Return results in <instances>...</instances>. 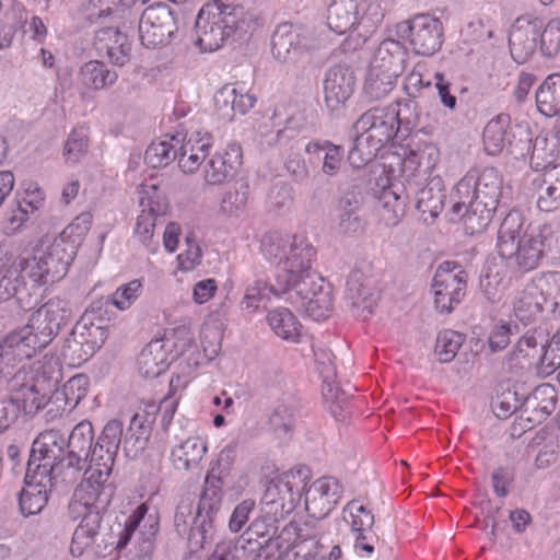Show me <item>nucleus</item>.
<instances>
[{
    "mask_svg": "<svg viewBox=\"0 0 560 560\" xmlns=\"http://www.w3.org/2000/svg\"><path fill=\"white\" fill-rule=\"evenodd\" d=\"M396 35L408 40L416 55L433 56L444 42V27L438 18L429 13H418L397 23Z\"/></svg>",
    "mask_w": 560,
    "mask_h": 560,
    "instance_id": "obj_11",
    "label": "nucleus"
},
{
    "mask_svg": "<svg viewBox=\"0 0 560 560\" xmlns=\"http://www.w3.org/2000/svg\"><path fill=\"white\" fill-rule=\"evenodd\" d=\"M212 135L208 131L197 130L189 140L177 150L178 165L184 173H195L201 163L207 161L212 147Z\"/></svg>",
    "mask_w": 560,
    "mask_h": 560,
    "instance_id": "obj_27",
    "label": "nucleus"
},
{
    "mask_svg": "<svg viewBox=\"0 0 560 560\" xmlns=\"http://www.w3.org/2000/svg\"><path fill=\"white\" fill-rule=\"evenodd\" d=\"M509 127L510 116L504 114L498 115L486 125L482 141L489 155H497L505 149Z\"/></svg>",
    "mask_w": 560,
    "mask_h": 560,
    "instance_id": "obj_48",
    "label": "nucleus"
},
{
    "mask_svg": "<svg viewBox=\"0 0 560 560\" xmlns=\"http://www.w3.org/2000/svg\"><path fill=\"white\" fill-rule=\"evenodd\" d=\"M151 431L152 428L147 420V416L139 413L132 416L127 430H122L120 443L127 458H137L145 450L151 436Z\"/></svg>",
    "mask_w": 560,
    "mask_h": 560,
    "instance_id": "obj_35",
    "label": "nucleus"
},
{
    "mask_svg": "<svg viewBox=\"0 0 560 560\" xmlns=\"http://www.w3.org/2000/svg\"><path fill=\"white\" fill-rule=\"evenodd\" d=\"M310 478V469L300 465L270 479L261 499L267 513L284 517L293 512L304 495Z\"/></svg>",
    "mask_w": 560,
    "mask_h": 560,
    "instance_id": "obj_7",
    "label": "nucleus"
},
{
    "mask_svg": "<svg viewBox=\"0 0 560 560\" xmlns=\"http://www.w3.org/2000/svg\"><path fill=\"white\" fill-rule=\"evenodd\" d=\"M406 57L407 52L402 44L387 38L375 50L370 67L398 78L405 69Z\"/></svg>",
    "mask_w": 560,
    "mask_h": 560,
    "instance_id": "obj_31",
    "label": "nucleus"
},
{
    "mask_svg": "<svg viewBox=\"0 0 560 560\" xmlns=\"http://www.w3.org/2000/svg\"><path fill=\"white\" fill-rule=\"evenodd\" d=\"M534 143L530 126L527 121L510 122L506 135L508 152L515 159L525 158Z\"/></svg>",
    "mask_w": 560,
    "mask_h": 560,
    "instance_id": "obj_50",
    "label": "nucleus"
},
{
    "mask_svg": "<svg viewBox=\"0 0 560 560\" xmlns=\"http://www.w3.org/2000/svg\"><path fill=\"white\" fill-rule=\"evenodd\" d=\"M354 139L353 147L348 153V161L354 168H361L368 163L372 162L380 150L383 148L381 144L375 143L366 135L358 132Z\"/></svg>",
    "mask_w": 560,
    "mask_h": 560,
    "instance_id": "obj_54",
    "label": "nucleus"
},
{
    "mask_svg": "<svg viewBox=\"0 0 560 560\" xmlns=\"http://www.w3.org/2000/svg\"><path fill=\"white\" fill-rule=\"evenodd\" d=\"M361 10H363V13L358 15V32L359 36L366 38L381 25L385 13L380 3H366L365 0L361 2Z\"/></svg>",
    "mask_w": 560,
    "mask_h": 560,
    "instance_id": "obj_62",
    "label": "nucleus"
},
{
    "mask_svg": "<svg viewBox=\"0 0 560 560\" xmlns=\"http://www.w3.org/2000/svg\"><path fill=\"white\" fill-rule=\"evenodd\" d=\"M343 520L349 523L351 532H366L373 528L375 517L372 511L368 510L358 500H351L343 508Z\"/></svg>",
    "mask_w": 560,
    "mask_h": 560,
    "instance_id": "obj_58",
    "label": "nucleus"
},
{
    "mask_svg": "<svg viewBox=\"0 0 560 560\" xmlns=\"http://www.w3.org/2000/svg\"><path fill=\"white\" fill-rule=\"evenodd\" d=\"M38 310L43 312L44 317H47L46 320H48V324L55 328L54 330L57 335L63 326L69 324L72 316L69 302L60 298L48 300Z\"/></svg>",
    "mask_w": 560,
    "mask_h": 560,
    "instance_id": "obj_57",
    "label": "nucleus"
},
{
    "mask_svg": "<svg viewBox=\"0 0 560 560\" xmlns=\"http://www.w3.org/2000/svg\"><path fill=\"white\" fill-rule=\"evenodd\" d=\"M60 357L68 366L78 368L93 357L92 350L86 349L83 340L74 336L73 329L65 339Z\"/></svg>",
    "mask_w": 560,
    "mask_h": 560,
    "instance_id": "obj_61",
    "label": "nucleus"
},
{
    "mask_svg": "<svg viewBox=\"0 0 560 560\" xmlns=\"http://www.w3.org/2000/svg\"><path fill=\"white\" fill-rule=\"evenodd\" d=\"M529 152L532 153L530 167L536 172L545 173L546 170L557 165L555 145L549 147L547 137L537 136Z\"/></svg>",
    "mask_w": 560,
    "mask_h": 560,
    "instance_id": "obj_59",
    "label": "nucleus"
},
{
    "mask_svg": "<svg viewBox=\"0 0 560 560\" xmlns=\"http://www.w3.org/2000/svg\"><path fill=\"white\" fill-rule=\"evenodd\" d=\"M346 299L357 318L368 319L378 300L374 281L359 268H354L347 278Z\"/></svg>",
    "mask_w": 560,
    "mask_h": 560,
    "instance_id": "obj_18",
    "label": "nucleus"
},
{
    "mask_svg": "<svg viewBox=\"0 0 560 560\" xmlns=\"http://www.w3.org/2000/svg\"><path fill=\"white\" fill-rule=\"evenodd\" d=\"M305 152L320 160L322 153H325L322 171L325 175L334 176L340 170L345 150L341 145H337L328 140H314L305 144Z\"/></svg>",
    "mask_w": 560,
    "mask_h": 560,
    "instance_id": "obj_41",
    "label": "nucleus"
},
{
    "mask_svg": "<svg viewBox=\"0 0 560 560\" xmlns=\"http://www.w3.org/2000/svg\"><path fill=\"white\" fill-rule=\"evenodd\" d=\"M173 141L179 143L178 137H172L171 140L152 142L144 152V162L152 168L163 167L177 159V150Z\"/></svg>",
    "mask_w": 560,
    "mask_h": 560,
    "instance_id": "obj_53",
    "label": "nucleus"
},
{
    "mask_svg": "<svg viewBox=\"0 0 560 560\" xmlns=\"http://www.w3.org/2000/svg\"><path fill=\"white\" fill-rule=\"evenodd\" d=\"M363 0H332L327 9V25L337 33L358 31V15Z\"/></svg>",
    "mask_w": 560,
    "mask_h": 560,
    "instance_id": "obj_34",
    "label": "nucleus"
},
{
    "mask_svg": "<svg viewBox=\"0 0 560 560\" xmlns=\"http://www.w3.org/2000/svg\"><path fill=\"white\" fill-rule=\"evenodd\" d=\"M27 477L25 472L24 483L25 487L19 494V504L21 512L26 515H34L39 513L48 502L47 486L51 481L42 480V476L34 475Z\"/></svg>",
    "mask_w": 560,
    "mask_h": 560,
    "instance_id": "obj_36",
    "label": "nucleus"
},
{
    "mask_svg": "<svg viewBox=\"0 0 560 560\" xmlns=\"http://www.w3.org/2000/svg\"><path fill=\"white\" fill-rule=\"evenodd\" d=\"M244 8L233 0H211L199 10L195 22V44L203 51H214L244 32Z\"/></svg>",
    "mask_w": 560,
    "mask_h": 560,
    "instance_id": "obj_4",
    "label": "nucleus"
},
{
    "mask_svg": "<svg viewBox=\"0 0 560 560\" xmlns=\"http://www.w3.org/2000/svg\"><path fill=\"white\" fill-rule=\"evenodd\" d=\"M207 451L206 441L199 436H189L172 448L171 460L175 469L189 471L199 466Z\"/></svg>",
    "mask_w": 560,
    "mask_h": 560,
    "instance_id": "obj_37",
    "label": "nucleus"
},
{
    "mask_svg": "<svg viewBox=\"0 0 560 560\" xmlns=\"http://www.w3.org/2000/svg\"><path fill=\"white\" fill-rule=\"evenodd\" d=\"M545 307L553 315H560V272H549L538 284Z\"/></svg>",
    "mask_w": 560,
    "mask_h": 560,
    "instance_id": "obj_63",
    "label": "nucleus"
},
{
    "mask_svg": "<svg viewBox=\"0 0 560 560\" xmlns=\"http://www.w3.org/2000/svg\"><path fill=\"white\" fill-rule=\"evenodd\" d=\"M168 338L151 340L140 352L137 364L140 375L144 378H155L165 373L174 360L170 359L171 352L167 349Z\"/></svg>",
    "mask_w": 560,
    "mask_h": 560,
    "instance_id": "obj_25",
    "label": "nucleus"
},
{
    "mask_svg": "<svg viewBox=\"0 0 560 560\" xmlns=\"http://www.w3.org/2000/svg\"><path fill=\"white\" fill-rule=\"evenodd\" d=\"M515 249L513 258L522 271L537 268L545 259L551 264L560 261V232L550 225L527 229L515 244Z\"/></svg>",
    "mask_w": 560,
    "mask_h": 560,
    "instance_id": "obj_9",
    "label": "nucleus"
},
{
    "mask_svg": "<svg viewBox=\"0 0 560 560\" xmlns=\"http://www.w3.org/2000/svg\"><path fill=\"white\" fill-rule=\"evenodd\" d=\"M141 287L139 280H132L119 287L112 296L92 303L91 314L102 317L103 307L107 308L108 306H115L120 311L127 310L139 296Z\"/></svg>",
    "mask_w": 560,
    "mask_h": 560,
    "instance_id": "obj_45",
    "label": "nucleus"
},
{
    "mask_svg": "<svg viewBox=\"0 0 560 560\" xmlns=\"http://www.w3.org/2000/svg\"><path fill=\"white\" fill-rule=\"evenodd\" d=\"M278 291L293 294L302 302L305 312L315 320L326 318L332 308L331 288L315 270L294 275L276 272Z\"/></svg>",
    "mask_w": 560,
    "mask_h": 560,
    "instance_id": "obj_5",
    "label": "nucleus"
},
{
    "mask_svg": "<svg viewBox=\"0 0 560 560\" xmlns=\"http://www.w3.org/2000/svg\"><path fill=\"white\" fill-rule=\"evenodd\" d=\"M397 78L370 67L365 78L363 94L369 101L384 98L394 89Z\"/></svg>",
    "mask_w": 560,
    "mask_h": 560,
    "instance_id": "obj_51",
    "label": "nucleus"
},
{
    "mask_svg": "<svg viewBox=\"0 0 560 560\" xmlns=\"http://www.w3.org/2000/svg\"><path fill=\"white\" fill-rule=\"evenodd\" d=\"M539 48L544 56L553 57L560 50V19H551L540 31Z\"/></svg>",
    "mask_w": 560,
    "mask_h": 560,
    "instance_id": "obj_64",
    "label": "nucleus"
},
{
    "mask_svg": "<svg viewBox=\"0 0 560 560\" xmlns=\"http://www.w3.org/2000/svg\"><path fill=\"white\" fill-rule=\"evenodd\" d=\"M539 113L547 117L560 115V73L548 75L535 94Z\"/></svg>",
    "mask_w": 560,
    "mask_h": 560,
    "instance_id": "obj_42",
    "label": "nucleus"
},
{
    "mask_svg": "<svg viewBox=\"0 0 560 560\" xmlns=\"http://www.w3.org/2000/svg\"><path fill=\"white\" fill-rule=\"evenodd\" d=\"M361 194L345 192L338 201V231L345 235H354L363 231L364 220L361 217Z\"/></svg>",
    "mask_w": 560,
    "mask_h": 560,
    "instance_id": "obj_32",
    "label": "nucleus"
},
{
    "mask_svg": "<svg viewBox=\"0 0 560 560\" xmlns=\"http://www.w3.org/2000/svg\"><path fill=\"white\" fill-rule=\"evenodd\" d=\"M317 48L314 30L304 24L284 22L271 35V55L280 65L294 66Z\"/></svg>",
    "mask_w": 560,
    "mask_h": 560,
    "instance_id": "obj_10",
    "label": "nucleus"
},
{
    "mask_svg": "<svg viewBox=\"0 0 560 560\" xmlns=\"http://www.w3.org/2000/svg\"><path fill=\"white\" fill-rule=\"evenodd\" d=\"M106 312L107 310L102 311V317H98L91 314L90 307L82 319L72 328L74 336L83 340V345L86 349L92 350L93 355L101 349L108 336L106 328L101 324Z\"/></svg>",
    "mask_w": 560,
    "mask_h": 560,
    "instance_id": "obj_38",
    "label": "nucleus"
},
{
    "mask_svg": "<svg viewBox=\"0 0 560 560\" xmlns=\"http://www.w3.org/2000/svg\"><path fill=\"white\" fill-rule=\"evenodd\" d=\"M122 422L109 420L94 441L93 425L83 420L74 425L66 441V447L89 459L90 465L115 460L120 447Z\"/></svg>",
    "mask_w": 560,
    "mask_h": 560,
    "instance_id": "obj_6",
    "label": "nucleus"
},
{
    "mask_svg": "<svg viewBox=\"0 0 560 560\" xmlns=\"http://www.w3.org/2000/svg\"><path fill=\"white\" fill-rule=\"evenodd\" d=\"M88 385H89V378L83 375L79 374L70 380H68L65 385L62 386V389L60 392H57L55 394L56 399L59 400L60 396L65 400V409L68 408L69 410L74 409L80 401L86 396L88 394Z\"/></svg>",
    "mask_w": 560,
    "mask_h": 560,
    "instance_id": "obj_60",
    "label": "nucleus"
},
{
    "mask_svg": "<svg viewBox=\"0 0 560 560\" xmlns=\"http://www.w3.org/2000/svg\"><path fill=\"white\" fill-rule=\"evenodd\" d=\"M90 224L89 213L79 215L45 249L38 250L31 259L25 260L24 272L32 281V289L59 281L67 275L78 248L77 241L71 240V236L74 230L79 231L78 236L84 234L89 231Z\"/></svg>",
    "mask_w": 560,
    "mask_h": 560,
    "instance_id": "obj_3",
    "label": "nucleus"
},
{
    "mask_svg": "<svg viewBox=\"0 0 560 560\" xmlns=\"http://www.w3.org/2000/svg\"><path fill=\"white\" fill-rule=\"evenodd\" d=\"M450 221H460L469 235L482 233L505 198L503 177L495 167L470 170L455 186Z\"/></svg>",
    "mask_w": 560,
    "mask_h": 560,
    "instance_id": "obj_2",
    "label": "nucleus"
},
{
    "mask_svg": "<svg viewBox=\"0 0 560 560\" xmlns=\"http://www.w3.org/2000/svg\"><path fill=\"white\" fill-rule=\"evenodd\" d=\"M296 413L298 407L293 400L278 402L269 416V423L272 430L284 434L292 432L295 425Z\"/></svg>",
    "mask_w": 560,
    "mask_h": 560,
    "instance_id": "obj_56",
    "label": "nucleus"
},
{
    "mask_svg": "<svg viewBox=\"0 0 560 560\" xmlns=\"http://www.w3.org/2000/svg\"><path fill=\"white\" fill-rule=\"evenodd\" d=\"M305 121L302 115H293L285 120L283 128L277 130L273 143L281 149L301 152L305 150L303 137Z\"/></svg>",
    "mask_w": 560,
    "mask_h": 560,
    "instance_id": "obj_46",
    "label": "nucleus"
},
{
    "mask_svg": "<svg viewBox=\"0 0 560 560\" xmlns=\"http://www.w3.org/2000/svg\"><path fill=\"white\" fill-rule=\"evenodd\" d=\"M355 86L354 72L347 63L330 67L324 79L325 103L330 110L339 109L352 95Z\"/></svg>",
    "mask_w": 560,
    "mask_h": 560,
    "instance_id": "obj_22",
    "label": "nucleus"
},
{
    "mask_svg": "<svg viewBox=\"0 0 560 560\" xmlns=\"http://www.w3.org/2000/svg\"><path fill=\"white\" fill-rule=\"evenodd\" d=\"M242 148L238 143H229L223 153L211 155L205 163V180L209 185H221L231 180L242 164Z\"/></svg>",
    "mask_w": 560,
    "mask_h": 560,
    "instance_id": "obj_23",
    "label": "nucleus"
},
{
    "mask_svg": "<svg viewBox=\"0 0 560 560\" xmlns=\"http://www.w3.org/2000/svg\"><path fill=\"white\" fill-rule=\"evenodd\" d=\"M342 486L334 477H322L306 487L304 492L305 508L315 517L328 515L339 502Z\"/></svg>",
    "mask_w": 560,
    "mask_h": 560,
    "instance_id": "obj_20",
    "label": "nucleus"
},
{
    "mask_svg": "<svg viewBox=\"0 0 560 560\" xmlns=\"http://www.w3.org/2000/svg\"><path fill=\"white\" fill-rule=\"evenodd\" d=\"M114 464L115 460L90 465L73 492L68 514L73 521L81 518L70 546V552L74 557L82 556L98 535L103 515L115 494V486L109 481Z\"/></svg>",
    "mask_w": 560,
    "mask_h": 560,
    "instance_id": "obj_1",
    "label": "nucleus"
},
{
    "mask_svg": "<svg viewBox=\"0 0 560 560\" xmlns=\"http://www.w3.org/2000/svg\"><path fill=\"white\" fill-rule=\"evenodd\" d=\"M545 355V340L542 336L539 335L538 339L536 330L527 331L520 337L511 352H509L505 364L512 373L539 368L546 374Z\"/></svg>",
    "mask_w": 560,
    "mask_h": 560,
    "instance_id": "obj_17",
    "label": "nucleus"
},
{
    "mask_svg": "<svg viewBox=\"0 0 560 560\" xmlns=\"http://www.w3.org/2000/svg\"><path fill=\"white\" fill-rule=\"evenodd\" d=\"M468 273L456 261H443L435 269L431 289L434 307L441 314H451L466 295Z\"/></svg>",
    "mask_w": 560,
    "mask_h": 560,
    "instance_id": "obj_12",
    "label": "nucleus"
},
{
    "mask_svg": "<svg viewBox=\"0 0 560 560\" xmlns=\"http://www.w3.org/2000/svg\"><path fill=\"white\" fill-rule=\"evenodd\" d=\"M387 106L394 107V121L397 128H399V141H404L419 124L418 103L416 100L408 98Z\"/></svg>",
    "mask_w": 560,
    "mask_h": 560,
    "instance_id": "obj_49",
    "label": "nucleus"
},
{
    "mask_svg": "<svg viewBox=\"0 0 560 560\" xmlns=\"http://www.w3.org/2000/svg\"><path fill=\"white\" fill-rule=\"evenodd\" d=\"M125 27V25L102 27L94 36V46L98 56L116 67H124L131 59L132 44Z\"/></svg>",
    "mask_w": 560,
    "mask_h": 560,
    "instance_id": "obj_19",
    "label": "nucleus"
},
{
    "mask_svg": "<svg viewBox=\"0 0 560 560\" xmlns=\"http://www.w3.org/2000/svg\"><path fill=\"white\" fill-rule=\"evenodd\" d=\"M416 191V208L424 223L431 224L444 208L446 199L443 180L434 176L428 180L424 187Z\"/></svg>",
    "mask_w": 560,
    "mask_h": 560,
    "instance_id": "obj_28",
    "label": "nucleus"
},
{
    "mask_svg": "<svg viewBox=\"0 0 560 560\" xmlns=\"http://www.w3.org/2000/svg\"><path fill=\"white\" fill-rule=\"evenodd\" d=\"M537 207L545 212H551L560 208V164L546 170L541 174Z\"/></svg>",
    "mask_w": 560,
    "mask_h": 560,
    "instance_id": "obj_44",
    "label": "nucleus"
},
{
    "mask_svg": "<svg viewBox=\"0 0 560 560\" xmlns=\"http://www.w3.org/2000/svg\"><path fill=\"white\" fill-rule=\"evenodd\" d=\"M276 287V280L273 284H268L261 279L255 280L246 288L244 299L241 302L242 308L255 311L260 306H265L266 302L270 300L271 294L277 296L282 295L283 292L278 291Z\"/></svg>",
    "mask_w": 560,
    "mask_h": 560,
    "instance_id": "obj_52",
    "label": "nucleus"
},
{
    "mask_svg": "<svg viewBox=\"0 0 560 560\" xmlns=\"http://www.w3.org/2000/svg\"><path fill=\"white\" fill-rule=\"evenodd\" d=\"M314 354L316 361L324 365L320 373L324 377L323 398L325 405L336 420L343 421L350 415L348 409L351 394L329 381L335 376V366L330 360L332 354L326 353L324 350L319 353L315 351Z\"/></svg>",
    "mask_w": 560,
    "mask_h": 560,
    "instance_id": "obj_21",
    "label": "nucleus"
},
{
    "mask_svg": "<svg viewBox=\"0 0 560 560\" xmlns=\"http://www.w3.org/2000/svg\"><path fill=\"white\" fill-rule=\"evenodd\" d=\"M394 117V107L373 106L357 119L353 129L384 147L395 139L399 140V128L395 125Z\"/></svg>",
    "mask_w": 560,
    "mask_h": 560,
    "instance_id": "obj_15",
    "label": "nucleus"
},
{
    "mask_svg": "<svg viewBox=\"0 0 560 560\" xmlns=\"http://www.w3.org/2000/svg\"><path fill=\"white\" fill-rule=\"evenodd\" d=\"M465 341V336L452 329H445L438 334L434 353L441 363L451 362Z\"/></svg>",
    "mask_w": 560,
    "mask_h": 560,
    "instance_id": "obj_55",
    "label": "nucleus"
},
{
    "mask_svg": "<svg viewBox=\"0 0 560 560\" xmlns=\"http://www.w3.org/2000/svg\"><path fill=\"white\" fill-rule=\"evenodd\" d=\"M408 153L404 159V172H410L411 176L427 179L440 159V151L432 142H411L407 144Z\"/></svg>",
    "mask_w": 560,
    "mask_h": 560,
    "instance_id": "obj_26",
    "label": "nucleus"
},
{
    "mask_svg": "<svg viewBox=\"0 0 560 560\" xmlns=\"http://www.w3.org/2000/svg\"><path fill=\"white\" fill-rule=\"evenodd\" d=\"M25 277L24 265L21 269L0 267V303L14 298L22 308L33 307L36 300L32 301Z\"/></svg>",
    "mask_w": 560,
    "mask_h": 560,
    "instance_id": "obj_29",
    "label": "nucleus"
},
{
    "mask_svg": "<svg viewBox=\"0 0 560 560\" xmlns=\"http://www.w3.org/2000/svg\"><path fill=\"white\" fill-rule=\"evenodd\" d=\"M524 219L520 211L512 210L503 219L498 231V253L503 258H513L515 244L523 235Z\"/></svg>",
    "mask_w": 560,
    "mask_h": 560,
    "instance_id": "obj_39",
    "label": "nucleus"
},
{
    "mask_svg": "<svg viewBox=\"0 0 560 560\" xmlns=\"http://www.w3.org/2000/svg\"><path fill=\"white\" fill-rule=\"evenodd\" d=\"M118 79L116 71L110 70L103 61L85 62L79 72L80 84L88 90H102L113 85Z\"/></svg>",
    "mask_w": 560,
    "mask_h": 560,
    "instance_id": "obj_40",
    "label": "nucleus"
},
{
    "mask_svg": "<svg viewBox=\"0 0 560 560\" xmlns=\"http://www.w3.org/2000/svg\"><path fill=\"white\" fill-rule=\"evenodd\" d=\"M558 396L555 386L541 384L529 394L524 393L521 418L532 425L541 423L556 409Z\"/></svg>",
    "mask_w": 560,
    "mask_h": 560,
    "instance_id": "obj_24",
    "label": "nucleus"
},
{
    "mask_svg": "<svg viewBox=\"0 0 560 560\" xmlns=\"http://www.w3.org/2000/svg\"><path fill=\"white\" fill-rule=\"evenodd\" d=\"M175 14L164 2L143 9L138 24L140 43L147 48L168 45L177 32Z\"/></svg>",
    "mask_w": 560,
    "mask_h": 560,
    "instance_id": "obj_13",
    "label": "nucleus"
},
{
    "mask_svg": "<svg viewBox=\"0 0 560 560\" xmlns=\"http://www.w3.org/2000/svg\"><path fill=\"white\" fill-rule=\"evenodd\" d=\"M66 447V440L58 430H46L37 435L30 450L26 464L27 477L42 476V480L51 481L56 472V464L62 450Z\"/></svg>",
    "mask_w": 560,
    "mask_h": 560,
    "instance_id": "obj_14",
    "label": "nucleus"
},
{
    "mask_svg": "<svg viewBox=\"0 0 560 560\" xmlns=\"http://www.w3.org/2000/svg\"><path fill=\"white\" fill-rule=\"evenodd\" d=\"M316 249L313 244L303 235H293L291 237L283 266L277 272H288L291 275L305 272L312 268L315 260Z\"/></svg>",
    "mask_w": 560,
    "mask_h": 560,
    "instance_id": "obj_33",
    "label": "nucleus"
},
{
    "mask_svg": "<svg viewBox=\"0 0 560 560\" xmlns=\"http://www.w3.org/2000/svg\"><path fill=\"white\" fill-rule=\"evenodd\" d=\"M544 20L529 14L518 16L509 34V48L517 63L526 62L536 51Z\"/></svg>",
    "mask_w": 560,
    "mask_h": 560,
    "instance_id": "obj_16",
    "label": "nucleus"
},
{
    "mask_svg": "<svg viewBox=\"0 0 560 560\" xmlns=\"http://www.w3.org/2000/svg\"><path fill=\"white\" fill-rule=\"evenodd\" d=\"M538 285H529L515 300L513 311L516 318L523 323L534 320L545 310Z\"/></svg>",
    "mask_w": 560,
    "mask_h": 560,
    "instance_id": "obj_47",
    "label": "nucleus"
},
{
    "mask_svg": "<svg viewBox=\"0 0 560 560\" xmlns=\"http://www.w3.org/2000/svg\"><path fill=\"white\" fill-rule=\"evenodd\" d=\"M210 474L205 480L203 490L200 494L196 515L189 530L187 544L189 551L196 553L203 549L213 539L215 524L222 505L223 491L220 489V480L212 479Z\"/></svg>",
    "mask_w": 560,
    "mask_h": 560,
    "instance_id": "obj_8",
    "label": "nucleus"
},
{
    "mask_svg": "<svg viewBox=\"0 0 560 560\" xmlns=\"http://www.w3.org/2000/svg\"><path fill=\"white\" fill-rule=\"evenodd\" d=\"M267 322L279 338L292 342L299 341L302 325L289 308L278 307L270 311Z\"/></svg>",
    "mask_w": 560,
    "mask_h": 560,
    "instance_id": "obj_43",
    "label": "nucleus"
},
{
    "mask_svg": "<svg viewBox=\"0 0 560 560\" xmlns=\"http://www.w3.org/2000/svg\"><path fill=\"white\" fill-rule=\"evenodd\" d=\"M505 259L500 255L499 257H489L480 272L479 288L487 301L492 304L502 298L504 280L508 275Z\"/></svg>",
    "mask_w": 560,
    "mask_h": 560,
    "instance_id": "obj_30",
    "label": "nucleus"
}]
</instances>
